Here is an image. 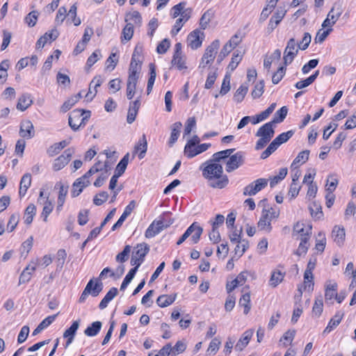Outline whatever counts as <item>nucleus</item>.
Segmentation results:
<instances>
[{"instance_id": "f257e3e1", "label": "nucleus", "mask_w": 356, "mask_h": 356, "mask_svg": "<svg viewBox=\"0 0 356 356\" xmlns=\"http://www.w3.org/2000/svg\"><path fill=\"white\" fill-rule=\"evenodd\" d=\"M235 149H227L214 153L211 159L200 166L202 177L207 181L208 186L213 188L222 189L229 184V179L223 174V168L219 162L226 159Z\"/></svg>"}, {"instance_id": "f03ea898", "label": "nucleus", "mask_w": 356, "mask_h": 356, "mask_svg": "<svg viewBox=\"0 0 356 356\" xmlns=\"http://www.w3.org/2000/svg\"><path fill=\"white\" fill-rule=\"evenodd\" d=\"M280 209L277 207L264 208L257 223L258 229L270 233L273 229L271 221L277 219L280 216Z\"/></svg>"}, {"instance_id": "7ed1b4c3", "label": "nucleus", "mask_w": 356, "mask_h": 356, "mask_svg": "<svg viewBox=\"0 0 356 356\" xmlns=\"http://www.w3.org/2000/svg\"><path fill=\"white\" fill-rule=\"evenodd\" d=\"M274 124L270 121L262 125L257 130L256 136L260 138L256 143V149H261L270 141L275 134Z\"/></svg>"}, {"instance_id": "20e7f679", "label": "nucleus", "mask_w": 356, "mask_h": 356, "mask_svg": "<svg viewBox=\"0 0 356 356\" xmlns=\"http://www.w3.org/2000/svg\"><path fill=\"white\" fill-rule=\"evenodd\" d=\"M220 47V40H213L206 49L204 54H203L201 62L199 65V68H204L208 65H210L214 60L218 50Z\"/></svg>"}, {"instance_id": "39448f33", "label": "nucleus", "mask_w": 356, "mask_h": 356, "mask_svg": "<svg viewBox=\"0 0 356 356\" xmlns=\"http://www.w3.org/2000/svg\"><path fill=\"white\" fill-rule=\"evenodd\" d=\"M245 154L243 152L239 151L234 154H231L227 159L225 170L227 172H231L240 166L245 162Z\"/></svg>"}, {"instance_id": "423d86ee", "label": "nucleus", "mask_w": 356, "mask_h": 356, "mask_svg": "<svg viewBox=\"0 0 356 356\" xmlns=\"http://www.w3.org/2000/svg\"><path fill=\"white\" fill-rule=\"evenodd\" d=\"M298 43H296L295 38H292L287 42L283 57L285 65L292 63L298 53Z\"/></svg>"}, {"instance_id": "0eeeda50", "label": "nucleus", "mask_w": 356, "mask_h": 356, "mask_svg": "<svg viewBox=\"0 0 356 356\" xmlns=\"http://www.w3.org/2000/svg\"><path fill=\"white\" fill-rule=\"evenodd\" d=\"M268 180L265 178H259L246 186L243 189L244 195H254L258 192L266 188Z\"/></svg>"}, {"instance_id": "6e6552de", "label": "nucleus", "mask_w": 356, "mask_h": 356, "mask_svg": "<svg viewBox=\"0 0 356 356\" xmlns=\"http://www.w3.org/2000/svg\"><path fill=\"white\" fill-rule=\"evenodd\" d=\"M74 152V149L68 148L65 149L60 156L56 158L53 163L54 170L58 171L63 169L70 162Z\"/></svg>"}, {"instance_id": "1a4fd4ad", "label": "nucleus", "mask_w": 356, "mask_h": 356, "mask_svg": "<svg viewBox=\"0 0 356 356\" xmlns=\"http://www.w3.org/2000/svg\"><path fill=\"white\" fill-rule=\"evenodd\" d=\"M204 33L197 29L191 32L188 35V45L193 49H197L201 47L204 40Z\"/></svg>"}, {"instance_id": "9d476101", "label": "nucleus", "mask_w": 356, "mask_h": 356, "mask_svg": "<svg viewBox=\"0 0 356 356\" xmlns=\"http://www.w3.org/2000/svg\"><path fill=\"white\" fill-rule=\"evenodd\" d=\"M286 10L281 7L278 8L276 12L270 19L268 24L267 30L268 33L273 32V31L277 27V26L281 22L284 17L285 16Z\"/></svg>"}, {"instance_id": "9b49d317", "label": "nucleus", "mask_w": 356, "mask_h": 356, "mask_svg": "<svg viewBox=\"0 0 356 356\" xmlns=\"http://www.w3.org/2000/svg\"><path fill=\"white\" fill-rule=\"evenodd\" d=\"M19 135L24 138L30 139L35 135L33 123L29 120H23L20 124Z\"/></svg>"}, {"instance_id": "f8f14e48", "label": "nucleus", "mask_w": 356, "mask_h": 356, "mask_svg": "<svg viewBox=\"0 0 356 356\" xmlns=\"http://www.w3.org/2000/svg\"><path fill=\"white\" fill-rule=\"evenodd\" d=\"M101 169L96 168V167L92 166L90 170L86 172L82 177L78 178L75 181L74 187L81 185V187H86L90 184V177L94 174L100 172Z\"/></svg>"}, {"instance_id": "ddd939ff", "label": "nucleus", "mask_w": 356, "mask_h": 356, "mask_svg": "<svg viewBox=\"0 0 356 356\" xmlns=\"http://www.w3.org/2000/svg\"><path fill=\"white\" fill-rule=\"evenodd\" d=\"M84 115V110L75 109L72 111L69 116V125L74 130L76 131L79 129L78 123L80 122V118Z\"/></svg>"}, {"instance_id": "4468645a", "label": "nucleus", "mask_w": 356, "mask_h": 356, "mask_svg": "<svg viewBox=\"0 0 356 356\" xmlns=\"http://www.w3.org/2000/svg\"><path fill=\"white\" fill-rule=\"evenodd\" d=\"M59 35V32L56 29H54L44 33L41 36L36 42V47L38 49L42 48L49 40H55Z\"/></svg>"}, {"instance_id": "2eb2a0df", "label": "nucleus", "mask_w": 356, "mask_h": 356, "mask_svg": "<svg viewBox=\"0 0 356 356\" xmlns=\"http://www.w3.org/2000/svg\"><path fill=\"white\" fill-rule=\"evenodd\" d=\"M140 106V101L139 99H136L129 104L127 121L129 124L134 122Z\"/></svg>"}, {"instance_id": "dca6fc26", "label": "nucleus", "mask_w": 356, "mask_h": 356, "mask_svg": "<svg viewBox=\"0 0 356 356\" xmlns=\"http://www.w3.org/2000/svg\"><path fill=\"white\" fill-rule=\"evenodd\" d=\"M79 327V321H75L63 333V337L67 339L65 347L71 344L74 339L76 332Z\"/></svg>"}, {"instance_id": "f3484780", "label": "nucleus", "mask_w": 356, "mask_h": 356, "mask_svg": "<svg viewBox=\"0 0 356 356\" xmlns=\"http://www.w3.org/2000/svg\"><path fill=\"white\" fill-rule=\"evenodd\" d=\"M247 274V272H241L234 280L228 282L226 285L227 293H230L234 290L238 285H243L246 281Z\"/></svg>"}, {"instance_id": "a211bd4d", "label": "nucleus", "mask_w": 356, "mask_h": 356, "mask_svg": "<svg viewBox=\"0 0 356 356\" xmlns=\"http://www.w3.org/2000/svg\"><path fill=\"white\" fill-rule=\"evenodd\" d=\"M33 104V99L30 94L24 93L18 99L17 109L20 111H26Z\"/></svg>"}, {"instance_id": "6ab92c4d", "label": "nucleus", "mask_w": 356, "mask_h": 356, "mask_svg": "<svg viewBox=\"0 0 356 356\" xmlns=\"http://www.w3.org/2000/svg\"><path fill=\"white\" fill-rule=\"evenodd\" d=\"M36 266L35 264H29L22 272L19 278V285L29 282L31 279L32 274L35 270Z\"/></svg>"}, {"instance_id": "aec40b11", "label": "nucleus", "mask_w": 356, "mask_h": 356, "mask_svg": "<svg viewBox=\"0 0 356 356\" xmlns=\"http://www.w3.org/2000/svg\"><path fill=\"white\" fill-rule=\"evenodd\" d=\"M211 147L210 143H202L198 145L193 146V148L184 151V154L188 158L191 159L194 156H197V154H200L206 150L208 149V148Z\"/></svg>"}, {"instance_id": "412c9836", "label": "nucleus", "mask_w": 356, "mask_h": 356, "mask_svg": "<svg viewBox=\"0 0 356 356\" xmlns=\"http://www.w3.org/2000/svg\"><path fill=\"white\" fill-rule=\"evenodd\" d=\"M252 335L253 331L252 330H248L245 332H244L241 337L236 343L235 346V349L238 351L243 350L249 343Z\"/></svg>"}, {"instance_id": "4be33fe9", "label": "nucleus", "mask_w": 356, "mask_h": 356, "mask_svg": "<svg viewBox=\"0 0 356 356\" xmlns=\"http://www.w3.org/2000/svg\"><path fill=\"white\" fill-rule=\"evenodd\" d=\"M149 251V246L145 243H139L136 247H134V251L132 252L133 257L136 256V258L140 259L143 261L145 260V256Z\"/></svg>"}, {"instance_id": "5701e85b", "label": "nucleus", "mask_w": 356, "mask_h": 356, "mask_svg": "<svg viewBox=\"0 0 356 356\" xmlns=\"http://www.w3.org/2000/svg\"><path fill=\"white\" fill-rule=\"evenodd\" d=\"M187 229H191V240L193 244L197 243L200 239V236L202 234L203 229L200 227L197 222H194L192 223Z\"/></svg>"}, {"instance_id": "b1692460", "label": "nucleus", "mask_w": 356, "mask_h": 356, "mask_svg": "<svg viewBox=\"0 0 356 356\" xmlns=\"http://www.w3.org/2000/svg\"><path fill=\"white\" fill-rule=\"evenodd\" d=\"M31 184V175L30 173L24 174L21 178L19 188V195L24 197Z\"/></svg>"}, {"instance_id": "393cba45", "label": "nucleus", "mask_w": 356, "mask_h": 356, "mask_svg": "<svg viewBox=\"0 0 356 356\" xmlns=\"http://www.w3.org/2000/svg\"><path fill=\"white\" fill-rule=\"evenodd\" d=\"M177 298V293H173L171 295H161L158 297L156 300V304L160 307H166L172 305Z\"/></svg>"}, {"instance_id": "a878e982", "label": "nucleus", "mask_w": 356, "mask_h": 356, "mask_svg": "<svg viewBox=\"0 0 356 356\" xmlns=\"http://www.w3.org/2000/svg\"><path fill=\"white\" fill-rule=\"evenodd\" d=\"M243 294L241 297L238 305L240 307H243V314L247 315L251 309V300H250V293L249 291H244L243 289Z\"/></svg>"}, {"instance_id": "bb28decb", "label": "nucleus", "mask_w": 356, "mask_h": 356, "mask_svg": "<svg viewBox=\"0 0 356 356\" xmlns=\"http://www.w3.org/2000/svg\"><path fill=\"white\" fill-rule=\"evenodd\" d=\"M59 186V192L57 200V211H60L65 201V197L68 192V186H65L61 183L57 184Z\"/></svg>"}, {"instance_id": "cd10ccee", "label": "nucleus", "mask_w": 356, "mask_h": 356, "mask_svg": "<svg viewBox=\"0 0 356 356\" xmlns=\"http://www.w3.org/2000/svg\"><path fill=\"white\" fill-rule=\"evenodd\" d=\"M345 229L343 227L334 226L332 232V236L334 241L339 245H341L345 239Z\"/></svg>"}, {"instance_id": "c85d7f7f", "label": "nucleus", "mask_w": 356, "mask_h": 356, "mask_svg": "<svg viewBox=\"0 0 356 356\" xmlns=\"http://www.w3.org/2000/svg\"><path fill=\"white\" fill-rule=\"evenodd\" d=\"M343 316V314L341 312H337L333 318L330 319L327 327L325 328L323 333H329L334 329L341 323Z\"/></svg>"}, {"instance_id": "c756f323", "label": "nucleus", "mask_w": 356, "mask_h": 356, "mask_svg": "<svg viewBox=\"0 0 356 356\" xmlns=\"http://www.w3.org/2000/svg\"><path fill=\"white\" fill-rule=\"evenodd\" d=\"M118 291L115 287H112L106 294L104 298L102 300L99 305V307L100 309H105L110 301H111L118 294Z\"/></svg>"}, {"instance_id": "7c9ffc66", "label": "nucleus", "mask_w": 356, "mask_h": 356, "mask_svg": "<svg viewBox=\"0 0 356 356\" xmlns=\"http://www.w3.org/2000/svg\"><path fill=\"white\" fill-rule=\"evenodd\" d=\"M182 127V124L180 122H177L174 123L172 126L171 134L169 140V145L172 147L175 143L177 140L179 134L180 129Z\"/></svg>"}, {"instance_id": "2f4dec72", "label": "nucleus", "mask_w": 356, "mask_h": 356, "mask_svg": "<svg viewBox=\"0 0 356 356\" xmlns=\"http://www.w3.org/2000/svg\"><path fill=\"white\" fill-rule=\"evenodd\" d=\"M147 149V143L145 135L139 139L137 145L135 146V151L139 152L138 158L142 159L144 158Z\"/></svg>"}, {"instance_id": "473e14b6", "label": "nucleus", "mask_w": 356, "mask_h": 356, "mask_svg": "<svg viewBox=\"0 0 356 356\" xmlns=\"http://www.w3.org/2000/svg\"><path fill=\"white\" fill-rule=\"evenodd\" d=\"M285 273H282L277 269L273 270L271 273L269 284L273 287H276L280 283L282 282Z\"/></svg>"}, {"instance_id": "72a5a7b5", "label": "nucleus", "mask_w": 356, "mask_h": 356, "mask_svg": "<svg viewBox=\"0 0 356 356\" xmlns=\"http://www.w3.org/2000/svg\"><path fill=\"white\" fill-rule=\"evenodd\" d=\"M102 326V322L95 321L84 330V334L88 337H95L98 334Z\"/></svg>"}, {"instance_id": "f704fd0d", "label": "nucleus", "mask_w": 356, "mask_h": 356, "mask_svg": "<svg viewBox=\"0 0 356 356\" xmlns=\"http://www.w3.org/2000/svg\"><path fill=\"white\" fill-rule=\"evenodd\" d=\"M309 150L300 152L291 163V168H296L299 165L305 163L309 159Z\"/></svg>"}, {"instance_id": "c9c22d12", "label": "nucleus", "mask_w": 356, "mask_h": 356, "mask_svg": "<svg viewBox=\"0 0 356 356\" xmlns=\"http://www.w3.org/2000/svg\"><path fill=\"white\" fill-rule=\"evenodd\" d=\"M149 77L147 81V93L149 95L153 88V86L156 79V67L154 63H150L149 65Z\"/></svg>"}, {"instance_id": "e433bc0d", "label": "nucleus", "mask_w": 356, "mask_h": 356, "mask_svg": "<svg viewBox=\"0 0 356 356\" xmlns=\"http://www.w3.org/2000/svg\"><path fill=\"white\" fill-rule=\"evenodd\" d=\"M89 286V292L88 294L91 295L93 297L97 296L99 293L102 291L103 285L102 283H96L94 284L93 280H90L88 284H86L85 288H88Z\"/></svg>"}, {"instance_id": "4c0bfd02", "label": "nucleus", "mask_w": 356, "mask_h": 356, "mask_svg": "<svg viewBox=\"0 0 356 356\" xmlns=\"http://www.w3.org/2000/svg\"><path fill=\"white\" fill-rule=\"evenodd\" d=\"M36 213V207L33 204H30L25 209L24 211V222L26 225H30L33 220Z\"/></svg>"}, {"instance_id": "58836bf2", "label": "nucleus", "mask_w": 356, "mask_h": 356, "mask_svg": "<svg viewBox=\"0 0 356 356\" xmlns=\"http://www.w3.org/2000/svg\"><path fill=\"white\" fill-rule=\"evenodd\" d=\"M288 113V108L284 106L279 110H277L273 120L271 121L273 124L280 123L284 121L286 118Z\"/></svg>"}, {"instance_id": "ea45409f", "label": "nucleus", "mask_w": 356, "mask_h": 356, "mask_svg": "<svg viewBox=\"0 0 356 356\" xmlns=\"http://www.w3.org/2000/svg\"><path fill=\"white\" fill-rule=\"evenodd\" d=\"M134 35V24L132 23H127L122 29L121 41L130 40Z\"/></svg>"}, {"instance_id": "a19ab883", "label": "nucleus", "mask_w": 356, "mask_h": 356, "mask_svg": "<svg viewBox=\"0 0 356 356\" xmlns=\"http://www.w3.org/2000/svg\"><path fill=\"white\" fill-rule=\"evenodd\" d=\"M248 91V86L246 85H241L236 91L234 95V100L236 103L241 102Z\"/></svg>"}, {"instance_id": "79ce46f5", "label": "nucleus", "mask_w": 356, "mask_h": 356, "mask_svg": "<svg viewBox=\"0 0 356 356\" xmlns=\"http://www.w3.org/2000/svg\"><path fill=\"white\" fill-rule=\"evenodd\" d=\"M129 153L124 156L116 166L115 174L118 176L122 175L124 172L129 162Z\"/></svg>"}, {"instance_id": "37998d69", "label": "nucleus", "mask_w": 356, "mask_h": 356, "mask_svg": "<svg viewBox=\"0 0 356 356\" xmlns=\"http://www.w3.org/2000/svg\"><path fill=\"white\" fill-rule=\"evenodd\" d=\"M337 284L334 283L329 284L325 289V301L332 300L335 296H337Z\"/></svg>"}, {"instance_id": "c03bdc74", "label": "nucleus", "mask_w": 356, "mask_h": 356, "mask_svg": "<svg viewBox=\"0 0 356 356\" xmlns=\"http://www.w3.org/2000/svg\"><path fill=\"white\" fill-rule=\"evenodd\" d=\"M264 92V81H259L254 87L251 92L253 99L259 98Z\"/></svg>"}, {"instance_id": "a18cd8bd", "label": "nucleus", "mask_w": 356, "mask_h": 356, "mask_svg": "<svg viewBox=\"0 0 356 356\" xmlns=\"http://www.w3.org/2000/svg\"><path fill=\"white\" fill-rule=\"evenodd\" d=\"M172 65L176 66V67L179 70H182L186 69L187 67L186 65L185 60L183 56L181 55H173V58L172 60Z\"/></svg>"}, {"instance_id": "49530a36", "label": "nucleus", "mask_w": 356, "mask_h": 356, "mask_svg": "<svg viewBox=\"0 0 356 356\" xmlns=\"http://www.w3.org/2000/svg\"><path fill=\"white\" fill-rule=\"evenodd\" d=\"M54 209V205L48 197H47L46 201L44 204V207L41 213V216L43 218L44 222L47 220L48 216L52 212Z\"/></svg>"}, {"instance_id": "de8ad7c7", "label": "nucleus", "mask_w": 356, "mask_h": 356, "mask_svg": "<svg viewBox=\"0 0 356 356\" xmlns=\"http://www.w3.org/2000/svg\"><path fill=\"white\" fill-rule=\"evenodd\" d=\"M118 63V58L116 53H111L106 60V68L109 71H113Z\"/></svg>"}, {"instance_id": "09e8293b", "label": "nucleus", "mask_w": 356, "mask_h": 356, "mask_svg": "<svg viewBox=\"0 0 356 356\" xmlns=\"http://www.w3.org/2000/svg\"><path fill=\"white\" fill-rule=\"evenodd\" d=\"M300 243L299 244V246L296 252V254L298 256L304 255L307 253L309 245H308V240L307 239V236H303L302 238H300Z\"/></svg>"}, {"instance_id": "8fccbe9b", "label": "nucleus", "mask_w": 356, "mask_h": 356, "mask_svg": "<svg viewBox=\"0 0 356 356\" xmlns=\"http://www.w3.org/2000/svg\"><path fill=\"white\" fill-rule=\"evenodd\" d=\"M143 47L140 44H136L132 54L131 60L137 62H143Z\"/></svg>"}, {"instance_id": "3c124183", "label": "nucleus", "mask_w": 356, "mask_h": 356, "mask_svg": "<svg viewBox=\"0 0 356 356\" xmlns=\"http://www.w3.org/2000/svg\"><path fill=\"white\" fill-rule=\"evenodd\" d=\"M66 257L67 253L64 249H60L58 250L56 259L57 268L61 269L63 267Z\"/></svg>"}, {"instance_id": "603ef678", "label": "nucleus", "mask_w": 356, "mask_h": 356, "mask_svg": "<svg viewBox=\"0 0 356 356\" xmlns=\"http://www.w3.org/2000/svg\"><path fill=\"white\" fill-rule=\"evenodd\" d=\"M314 276L312 273H304V290L312 291L314 288Z\"/></svg>"}, {"instance_id": "864d4df0", "label": "nucleus", "mask_w": 356, "mask_h": 356, "mask_svg": "<svg viewBox=\"0 0 356 356\" xmlns=\"http://www.w3.org/2000/svg\"><path fill=\"white\" fill-rule=\"evenodd\" d=\"M338 183L339 181L334 176H329L325 185L327 192L329 193H332L333 191L336 189Z\"/></svg>"}, {"instance_id": "5fc2aeb1", "label": "nucleus", "mask_w": 356, "mask_h": 356, "mask_svg": "<svg viewBox=\"0 0 356 356\" xmlns=\"http://www.w3.org/2000/svg\"><path fill=\"white\" fill-rule=\"evenodd\" d=\"M309 210H310V212H311V215L317 218V219H320L322 216H323V211H322V209H321V207L320 204L316 203V202H313L310 206H309Z\"/></svg>"}, {"instance_id": "6e6d98bb", "label": "nucleus", "mask_w": 356, "mask_h": 356, "mask_svg": "<svg viewBox=\"0 0 356 356\" xmlns=\"http://www.w3.org/2000/svg\"><path fill=\"white\" fill-rule=\"evenodd\" d=\"M294 134V131L289 130L286 132L282 133L277 136L275 140L278 143L279 145L287 142Z\"/></svg>"}, {"instance_id": "4d7b16f0", "label": "nucleus", "mask_w": 356, "mask_h": 356, "mask_svg": "<svg viewBox=\"0 0 356 356\" xmlns=\"http://www.w3.org/2000/svg\"><path fill=\"white\" fill-rule=\"evenodd\" d=\"M186 3L185 1H182L179 3L178 4L174 6L170 10V16L172 18H176L178 16H180L181 12L184 9Z\"/></svg>"}, {"instance_id": "13d9d810", "label": "nucleus", "mask_w": 356, "mask_h": 356, "mask_svg": "<svg viewBox=\"0 0 356 356\" xmlns=\"http://www.w3.org/2000/svg\"><path fill=\"white\" fill-rule=\"evenodd\" d=\"M143 62L134 61L131 59V63L129 67V74L140 75Z\"/></svg>"}, {"instance_id": "bf43d9fd", "label": "nucleus", "mask_w": 356, "mask_h": 356, "mask_svg": "<svg viewBox=\"0 0 356 356\" xmlns=\"http://www.w3.org/2000/svg\"><path fill=\"white\" fill-rule=\"evenodd\" d=\"M131 252V246L125 245L124 250L116 256V261L118 262L123 263L128 259L129 254Z\"/></svg>"}, {"instance_id": "052dcab7", "label": "nucleus", "mask_w": 356, "mask_h": 356, "mask_svg": "<svg viewBox=\"0 0 356 356\" xmlns=\"http://www.w3.org/2000/svg\"><path fill=\"white\" fill-rule=\"evenodd\" d=\"M212 16V13L210 10H207L204 13V14L202 15L200 20V28L203 30L206 29L207 27V25L211 21Z\"/></svg>"}, {"instance_id": "680f3d73", "label": "nucleus", "mask_w": 356, "mask_h": 356, "mask_svg": "<svg viewBox=\"0 0 356 356\" xmlns=\"http://www.w3.org/2000/svg\"><path fill=\"white\" fill-rule=\"evenodd\" d=\"M136 275V269H131L127 275L125 276L124 280L122 281V283L120 286V290L124 291L127 287V286L129 284V283L132 281L134 277Z\"/></svg>"}, {"instance_id": "e2e57ef3", "label": "nucleus", "mask_w": 356, "mask_h": 356, "mask_svg": "<svg viewBox=\"0 0 356 356\" xmlns=\"http://www.w3.org/2000/svg\"><path fill=\"white\" fill-rule=\"evenodd\" d=\"M19 218V213H13L10 216L7 225V229L9 232H12L18 224Z\"/></svg>"}, {"instance_id": "0e129e2a", "label": "nucleus", "mask_w": 356, "mask_h": 356, "mask_svg": "<svg viewBox=\"0 0 356 356\" xmlns=\"http://www.w3.org/2000/svg\"><path fill=\"white\" fill-rule=\"evenodd\" d=\"M323 299L321 296H320L319 298H317L315 300V302L312 308L313 314L316 316H319L323 312Z\"/></svg>"}, {"instance_id": "69168bd1", "label": "nucleus", "mask_w": 356, "mask_h": 356, "mask_svg": "<svg viewBox=\"0 0 356 356\" xmlns=\"http://www.w3.org/2000/svg\"><path fill=\"white\" fill-rule=\"evenodd\" d=\"M108 198V194L106 191H102L96 195L93 198V203L97 206L104 204Z\"/></svg>"}, {"instance_id": "338daca9", "label": "nucleus", "mask_w": 356, "mask_h": 356, "mask_svg": "<svg viewBox=\"0 0 356 356\" xmlns=\"http://www.w3.org/2000/svg\"><path fill=\"white\" fill-rule=\"evenodd\" d=\"M38 17V13L37 11H32L29 13L25 17V22L29 26L33 27L35 25Z\"/></svg>"}, {"instance_id": "774afa93", "label": "nucleus", "mask_w": 356, "mask_h": 356, "mask_svg": "<svg viewBox=\"0 0 356 356\" xmlns=\"http://www.w3.org/2000/svg\"><path fill=\"white\" fill-rule=\"evenodd\" d=\"M248 247L249 243L248 241L241 240V243H238L235 248V254L238 257H241L245 250L248 248Z\"/></svg>"}]
</instances>
